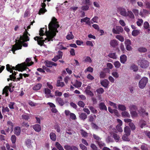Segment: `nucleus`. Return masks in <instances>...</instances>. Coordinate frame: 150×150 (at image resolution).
<instances>
[{
	"label": "nucleus",
	"instance_id": "1",
	"mask_svg": "<svg viewBox=\"0 0 150 150\" xmlns=\"http://www.w3.org/2000/svg\"><path fill=\"white\" fill-rule=\"evenodd\" d=\"M59 27L58 22L57 21V19L54 17L52 18L51 21L48 25L49 30H46L45 32L46 38H45V40H42L43 37H39L36 36L34 38L35 40H37L38 44L41 46L42 45L44 42L49 41L50 40L52 41V38L56 35V32L57 33L58 31L57 28Z\"/></svg>",
	"mask_w": 150,
	"mask_h": 150
},
{
	"label": "nucleus",
	"instance_id": "2",
	"mask_svg": "<svg viewBox=\"0 0 150 150\" xmlns=\"http://www.w3.org/2000/svg\"><path fill=\"white\" fill-rule=\"evenodd\" d=\"M28 33L26 31L24 33L23 36H21L20 40H18V42H17L16 40V43L14 45H13L12 50L13 54H15V52L16 50L21 49L22 47V45L24 47H27L28 46V44L26 43H23L24 42L27 41L29 40V38L27 35Z\"/></svg>",
	"mask_w": 150,
	"mask_h": 150
},
{
	"label": "nucleus",
	"instance_id": "3",
	"mask_svg": "<svg viewBox=\"0 0 150 150\" xmlns=\"http://www.w3.org/2000/svg\"><path fill=\"white\" fill-rule=\"evenodd\" d=\"M31 59L27 58L25 60L26 62H24L21 64H18L16 67V68L20 71H24L27 68V66H29L33 64V62H30Z\"/></svg>",
	"mask_w": 150,
	"mask_h": 150
},
{
	"label": "nucleus",
	"instance_id": "4",
	"mask_svg": "<svg viewBox=\"0 0 150 150\" xmlns=\"http://www.w3.org/2000/svg\"><path fill=\"white\" fill-rule=\"evenodd\" d=\"M138 64L142 68H145L148 67L149 63L144 59L142 58L138 61Z\"/></svg>",
	"mask_w": 150,
	"mask_h": 150
},
{
	"label": "nucleus",
	"instance_id": "5",
	"mask_svg": "<svg viewBox=\"0 0 150 150\" xmlns=\"http://www.w3.org/2000/svg\"><path fill=\"white\" fill-rule=\"evenodd\" d=\"M148 81V79L146 77H144L139 81V86L141 89L144 88Z\"/></svg>",
	"mask_w": 150,
	"mask_h": 150
},
{
	"label": "nucleus",
	"instance_id": "6",
	"mask_svg": "<svg viewBox=\"0 0 150 150\" xmlns=\"http://www.w3.org/2000/svg\"><path fill=\"white\" fill-rule=\"evenodd\" d=\"M123 28L120 26H117L115 28H113L112 31L114 33L119 34L120 33H122L123 31Z\"/></svg>",
	"mask_w": 150,
	"mask_h": 150
},
{
	"label": "nucleus",
	"instance_id": "7",
	"mask_svg": "<svg viewBox=\"0 0 150 150\" xmlns=\"http://www.w3.org/2000/svg\"><path fill=\"white\" fill-rule=\"evenodd\" d=\"M46 0H43V3H42L41 6L42 7V8H41L39 11V14H43L46 11V10L45 8L46 5L44 3V2H45ZM47 0L48 1H50V0Z\"/></svg>",
	"mask_w": 150,
	"mask_h": 150
},
{
	"label": "nucleus",
	"instance_id": "8",
	"mask_svg": "<svg viewBox=\"0 0 150 150\" xmlns=\"http://www.w3.org/2000/svg\"><path fill=\"white\" fill-rule=\"evenodd\" d=\"M58 55L54 57L52 59V60L54 62H56L58 59L61 58L62 56V52L61 51L58 52Z\"/></svg>",
	"mask_w": 150,
	"mask_h": 150
},
{
	"label": "nucleus",
	"instance_id": "9",
	"mask_svg": "<svg viewBox=\"0 0 150 150\" xmlns=\"http://www.w3.org/2000/svg\"><path fill=\"white\" fill-rule=\"evenodd\" d=\"M17 66V65L16 66L15 68L14 67H12L11 68L10 66V65L8 64H7L6 65V68L7 71H10L11 73L12 72L13 70H18V71H20L16 68V67Z\"/></svg>",
	"mask_w": 150,
	"mask_h": 150
},
{
	"label": "nucleus",
	"instance_id": "10",
	"mask_svg": "<svg viewBox=\"0 0 150 150\" xmlns=\"http://www.w3.org/2000/svg\"><path fill=\"white\" fill-rule=\"evenodd\" d=\"M8 90H9V91L11 92V89L8 86H5L3 90L2 94H4L5 93L6 96H8Z\"/></svg>",
	"mask_w": 150,
	"mask_h": 150
},
{
	"label": "nucleus",
	"instance_id": "11",
	"mask_svg": "<svg viewBox=\"0 0 150 150\" xmlns=\"http://www.w3.org/2000/svg\"><path fill=\"white\" fill-rule=\"evenodd\" d=\"M33 127L35 131L38 132H40L41 130V127L39 124H35L33 125Z\"/></svg>",
	"mask_w": 150,
	"mask_h": 150
},
{
	"label": "nucleus",
	"instance_id": "12",
	"mask_svg": "<svg viewBox=\"0 0 150 150\" xmlns=\"http://www.w3.org/2000/svg\"><path fill=\"white\" fill-rule=\"evenodd\" d=\"M110 46L113 47H116L118 45L117 41L115 40H110Z\"/></svg>",
	"mask_w": 150,
	"mask_h": 150
},
{
	"label": "nucleus",
	"instance_id": "13",
	"mask_svg": "<svg viewBox=\"0 0 150 150\" xmlns=\"http://www.w3.org/2000/svg\"><path fill=\"white\" fill-rule=\"evenodd\" d=\"M90 18L86 17V18H82L81 19V22L83 23L84 22H86V23L88 25H91L90 22Z\"/></svg>",
	"mask_w": 150,
	"mask_h": 150
},
{
	"label": "nucleus",
	"instance_id": "14",
	"mask_svg": "<svg viewBox=\"0 0 150 150\" xmlns=\"http://www.w3.org/2000/svg\"><path fill=\"white\" fill-rule=\"evenodd\" d=\"M109 83V81L108 80L105 79L102 81L100 83L101 85L105 88L108 87Z\"/></svg>",
	"mask_w": 150,
	"mask_h": 150
},
{
	"label": "nucleus",
	"instance_id": "15",
	"mask_svg": "<svg viewBox=\"0 0 150 150\" xmlns=\"http://www.w3.org/2000/svg\"><path fill=\"white\" fill-rule=\"evenodd\" d=\"M124 132L125 134L128 135H130L131 133L130 128L128 126H126L124 128Z\"/></svg>",
	"mask_w": 150,
	"mask_h": 150
},
{
	"label": "nucleus",
	"instance_id": "16",
	"mask_svg": "<svg viewBox=\"0 0 150 150\" xmlns=\"http://www.w3.org/2000/svg\"><path fill=\"white\" fill-rule=\"evenodd\" d=\"M21 129L20 127H16L14 129V133L16 135H19L21 133Z\"/></svg>",
	"mask_w": 150,
	"mask_h": 150
},
{
	"label": "nucleus",
	"instance_id": "17",
	"mask_svg": "<svg viewBox=\"0 0 150 150\" xmlns=\"http://www.w3.org/2000/svg\"><path fill=\"white\" fill-rule=\"evenodd\" d=\"M99 107L100 110H107V107L103 103H100L99 104Z\"/></svg>",
	"mask_w": 150,
	"mask_h": 150
},
{
	"label": "nucleus",
	"instance_id": "18",
	"mask_svg": "<svg viewBox=\"0 0 150 150\" xmlns=\"http://www.w3.org/2000/svg\"><path fill=\"white\" fill-rule=\"evenodd\" d=\"M121 62L123 64H124L127 60V57L125 55H123L120 57Z\"/></svg>",
	"mask_w": 150,
	"mask_h": 150
},
{
	"label": "nucleus",
	"instance_id": "19",
	"mask_svg": "<svg viewBox=\"0 0 150 150\" xmlns=\"http://www.w3.org/2000/svg\"><path fill=\"white\" fill-rule=\"evenodd\" d=\"M50 139L53 141H55L56 140V135L53 132H51L50 135Z\"/></svg>",
	"mask_w": 150,
	"mask_h": 150
},
{
	"label": "nucleus",
	"instance_id": "20",
	"mask_svg": "<svg viewBox=\"0 0 150 150\" xmlns=\"http://www.w3.org/2000/svg\"><path fill=\"white\" fill-rule=\"evenodd\" d=\"M56 101L61 106H62L64 104V102L63 100L60 98L58 97L57 98Z\"/></svg>",
	"mask_w": 150,
	"mask_h": 150
},
{
	"label": "nucleus",
	"instance_id": "21",
	"mask_svg": "<svg viewBox=\"0 0 150 150\" xmlns=\"http://www.w3.org/2000/svg\"><path fill=\"white\" fill-rule=\"evenodd\" d=\"M120 14L124 16H127V13L125 9L123 8H121L120 10Z\"/></svg>",
	"mask_w": 150,
	"mask_h": 150
},
{
	"label": "nucleus",
	"instance_id": "22",
	"mask_svg": "<svg viewBox=\"0 0 150 150\" xmlns=\"http://www.w3.org/2000/svg\"><path fill=\"white\" fill-rule=\"evenodd\" d=\"M122 116L125 117H129L130 115L129 113L127 112L124 111L122 112L121 113Z\"/></svg>",
	"mask_w": 150,
	"mask_h": 150
},
{
	"label": "nucleus",
	"instance_id": "23",
	"mask_svg": "<svg viewBox=\"0 0 150 150\" xmlns=\"http://www.w3.org/2000/svg\"><path fill=\"white\" fill-rule=\"evenodd\" d=\"M129 108L130 112L131 111H135L137 109V106L133 105H130L129 106Z\"/></svg>",
	"mask_w": 150,
	"mask_h": 150
},
{
	"label": "nucleus",
	"instance_id": "24",
	"mask_svg": "<svg viewBox=\"0 0 150 150\" xmlns=\"http://www.w3.org/2000/svg\"><path fill=\"white\" fill-rule=\"evenodd\" d=\"M74 37L72 32H70L66 36V38L68 40H70L74 38Z\"/></svg>",
	"mask_w": 150,
	"mask_h": 150
},
{
	"label": "nucleus",
	"instance_id": "25",
	"mask_svg": "<svg viewBox=\"0 0 150 150\" xmlns=\"http://www.w3.org/2000/svg\"><path fill=\"white\" fill-rule=\"evenodd\" d=\"M87 117V115L85 113H81L79 115V117L81 119L84 120Z\"/></svg>",
	"mask_w": 150,
	"mask_h": 150
},
{
	"label": "nucleus",
	"instance_id": "26",
	"mask_svg": "<svg viewBox=\"0 0 150 150\" xmlns=\"http://www.w3.org/2000/svg\"><path fill=\"white\" fill-rule=\"evenodd\" d=\"M55 146L59 150H64L63 148L59 142H56Z\"/></svg>",
	"mask_w": 150,
	"mask_h": 150
},
{
	"label": "nucleus",
	"instance_id": "27",
	"mask_svg": "<svg viewBox=\"0 0 150 150\" xmlns=\"http://www.w3.org/2000/svg\"><path fill=\"white\" fill-rule=\"evenodd\" d=\"M118 108L119 110L124 111L126 110V107L125 105L121 104H119L118 105Z\"/></svg>",
	"mask_w": 150,
	"mask_h": 150
},
{
	"label": "nucleus",
	"instance_id": "28",
	"mask_svg": "<svg viewBox=\"0 0 150 150\" xmlns=\"http://www.w3.org/2000/svg\"><path fill=\"white\" fill-rule=\"evenodd\" d=\"M139 52H147V49L145 47H141L138 49Z\"/></svg>",
	"mask_w": 150,
	"mask_h": 150
},
{
	"label": "nucleus",
	"instance_id": "29",
	"mask_svg": "<svg viewBox=\"0 0 150 150\" xmlns=\"http://www.w3.org/2000/svg\"><path fill=\"white\" fill-rule=\"evenodd\" d=\"M144 27L146 29H148L149 31L150 30V27L149 23L147 21L144 22Z\"/></svg>",
	"mask_w": 150,
	"mask_h": 150
},
{
	"label": "nucleus",
	"instance_id": "30",
	"mask_svg": "<svg viewBox=\"0 0 150 150\" xmlns=\"http://www.w3.org/2000/svg\"><path fill=\"white\" fill-rule=\"evenodd\" d=\"M132 117L133 118L138 117V114L137 112L135 111L130 112Z\"/></svg>",
	"mask_w": 150,
	"mask_h": 150
},
{
	"label": "nucleus",
	"instance_id": "31",
	"mask_svg": "<svg viewBox=\"0 0 150 150\" xmlns=\"http://www.w3.org/2000/svg\"><path fill=\"white\" fill-rule=\"evenodd\" d=\"M129 136L125 134H124L122 137V140L124 141H129L130 140L128 137Z\"/></svg>",
	"mask_w": 150,
	"mask_h": 150
},
{
	"label": "nucleus",
	"instance_id": "32",
	"mask_svg": "<svg viewBox=\"0 0 150 150\" xmlns=\"http://www.w3.org/2000/svg\"><path fill=\"white\" fill-rule=\"evenodd\" d=\"M45 63L47 67H51L52 66V62L47 61H45Z\"/></svg>",
	"mask_w": 150,
	"mask_h": 150
},
{
	"label": "nucleus",
	"instance_id": "33",
	"mask_svg": "<svg viewBox=\"0 0 150 150\" xmlns=\"http://www.w3.org/2000/svg\"><path fill=\"white\" fill-rule=\"evenodd\" d=\"M42 86L41 84L39 83L33 87V89L34 90H39Z\"/></svg>",
	"mask_w": 150,
	"mask_h": 150
},
{
	"label": "nucleus",
	"instance_id": "34",
	"mask_svg": "<svg viewBox=\"0 0 150 150\" xmlns=\"http://www.w3.org/2000/svg\"><path fill=\"white\" fill-rule=\"evenodd\" d=\"M116 38L122 42L124 41V38L121 35H117L116 36Z\"/></svg>",
	"mask_w": 150,
	"mask_h": 150
},
{
	"label": "nucleus",
	"instance_id": "35",
	"mask_svg": "<svg viewBox=\"0 0 150 150\" xmlns=\"http://www.w3.org/2000/svg\"><path fill=\"white\" fill-rule=\"evenodd\" d=\"M57 86L63 87L64 86V83L63 82H61L59 80H58L56 84Z\"/></svg>",
	"mask_w": 150,
	"mask_h": 150
},
{
	"label": "nucleus",
	"instance_id": "36",
	"mask_svg": "<svg viewBox=\"0 0 150 150\" xmlns=\"http://www.w3.org/2000/svg\"><path fill=\"white\" fill-rule=\"evenodd\" d=\"M81 85V83L76 80L75 83L73 84V86L76 88L80 87Z\"/></svg>",
	"mask_w": 150,
	"mask_h": 150
},
{
	"label": "nucleus",
	"instance_id": "37",
	"mask_svg": "<svg viewBox=\"0 0 150 150\" xmlns=\"http://www.w3.org/2000/svg\"><path fill=\"white\" fill-rule=\"evenodd\" d=\"M26 145L28 148H29L32 147V146L31 144L32 142L31 140L28 139L26 141Z\"/></svg>",
	"mask_w": 150,
	"mask_h": 150
},
{
	"label": "nucleus",
	"instance_id": "38",
	"mask_svg": "<svg viewBox=\"0 0 150 150\" xmlns=\"http://www.w3.org/2000/svg\"><path fill=\"white\" fill-rule=\"evenodd\" d=\"M140 33V31L138 30H133L132 32V35L134 36H136Z\"/></svg>",
	"mask_w": 150,
	"mask_h": 150
},
{
	"label": "nucleus",
	"instance_id": "39",
	"mask_svg": "<svg viewBox=\"0 0 150 150\" xmlns=\"http://www.w3.org/2000/svg\"><path fill=\"white\" fill-rule=\"evenodd\" d=\"M88 108L92 113H97L98 112L97 110L92 106H90Z\"/></svg>",
	"mask_w": 150,
	"mask_h": 150
},
{
	"label": "nucleus",
	"instance_id": "40",
	"mask_svg": "<svg viewBox=\"0 0 150 150\" xmlns=\"http://www.w3.org/2000/svg\"><path fill=\"white\" fill-rule=\"evenodd\" d=\"M84 62H88L89 63H91L92 62V60L90 57L88 56H87L84 57Z\"/></svg>",
	"mask_w": 150,
	"mask_h": 150
},
{
	"label": "nucleus",
	"instance_id": "41",
	"mask_svg": "<svg viewBox=\"0 0 150 150\" xmlns=\"http://www.w3.org/2000/svg\"><path fill=\"white\" fill-rule=\"evenodd\" d=\"M114 64L116 68H119L121 66V64L118 61L115 62L114 63Z\"/></svg>",
	"mask_w": 150,
	"mask_h": 150
},
{
	"label": "nucleus",
	"instance_id": "42",
	"mask_svg": "<svg viewBox=\"0 0 150 150\" xmlns=\"http://www.w3.org/2000/svg\"><path fill=\"white\" fill-rule=\"evenodd\" d=\"M140 148L142 150H149L147 147V145L144 144L141 146Z\"/></svg>",
	"mask_w": 150,
	"mask_h": 150
},
{
	"label": "nucleus",
	"instance_id": "43",
	"mask_svg": "<svg viewBox=\"0 0 150 150\" xmlns=\"http://www.w3.org/2000/svg\"><path fill=\"white\" fill-rule=\"evenodd\" d=\"M140 123L141 125L140 127L141 128H143L146 125V122L143 120H140Z\"/></svg>",
	"mask_w": 150,
	"mask_h": 150
},
{
	"label": "nucleus",
	"instance_id": "44",
	"mask_svg": "<svg viewBox=\"0 0 150 150\" xmlns=\"http://www.w3.org/2000/svg\"><path fill=\"white\" fill-rule=\"evenodd\" d=\"M7 125L9 127H10L12 131H13V124L12 123V122L11 121H8L7 122Z\"/></svg>",
	"mask_w": 150,
	"mask_h": 150
},
{
	"label": "nucleus",
	"instance_id": "45",
	"mask_svg": "<svg viewBox=\"0 0 150 150\" xmlns=\"http://www.w3.org/2000/svg\"><path fill=\"white\" fill-rule=\"evenodd\" d=\"M143 23V20L142 19L139 18L137 22V25L139 26L142 25Z\"/></svg>",
	"mask_w": 150,
	"mask_h": 150
},
{
	"label": "nucleus",
	"instance_id": "46",
	"mask_svg": "<svg viewBox=\"0 0 150 150\" xmlns=\"http://www.w3.org/2000/svg\"><path fill=\"white\" fill-rule=\"evenodd\" d=\"M113 137L117 142L120 140V137L118 135L115 133L113 134Z\"/></svg>",
	"mask_w": 150,
	"mask_h": 150
},
{
	"label": "nucleus",
	"instance_id": "47",
	"mask_svg": "<svg viewBox=\"0 0 150 150\" xmlns=\"http://www.w3.org/2000/svg\"><path fill=\"white\" fill-rule=\"evenodd\" d=\"M112 75L113 76L116 78H118L119 76L118 73L116 71L112 72Z\"/></svg>",
	"mask_w": 150,
	"mask_h": 150
},
{
	"label": "nucleus",
	"instance_id": "48",
	"mask_svg": "<svg viewBox=\"0 0 150 150\" xmlns=\"http://www.w3.org/2000/svg\"><path fill=\"white\" fill-rule=\"evenodd\" d=\"M81 134L82 136L84 137H87L88 136V133L83 129L81 130Z\"/></svg>",
	"mask_w": 150,
	"mask_h": 150
},
{
	"label": "nucleus",
	"instance_id": "49",
	"mask_svg": "<svg viewBox=\"0 0 150 150\" xmlns=\"http://www.w3.org/2000/svg\"><path fill=\"white\" fill-rule=\"evenodd\" d=\"M21 125L22 127H25L26 128L28 127L29 126L28 123L25 122H23L21 124Z\"/></svg>",
	"mask_w": 150,
	"mask_h": 150
},
{
	"label": "nucleus",
	"instance_id": "50",
	"mask_svg": "<svg viewBox=\"0 0 150 150\" xmlns=\"http://www.w3.org/2000/svg\"><path fill=\"white\" fill-rule=\"evenodd\" d=\"M97 93L99 94H102L104 92V90L103 88H99L96 90Z\"/></svg>",
	"mask_w": 150,
	"mask_h": 150
},
{
	"label": "nucleus",
	"instance_id": "51",
	"mask_svg": "<svg viewBox=\"0 0 150 150\" xmlns=\"http://www.w3.org/2000/svg\"><path fill=\"white\" fill-rule=\"evenodd\" d=\"M129 125L132 130H134L135 129L136 127L135 126L133 122L131 123L130 124H129Z\"/></svg>",
	"mask_w": 150,
	"mask_h": 150
},
{
	"label": "nucleus",
	"instance_id": "52",
	"mask_svg": "<svg viewBox=\"0 0 150 150\" xmlns=\"http://www.w3.org/2000/svg\"><path fill=\"white\" fill-rule=\"evenodd\" d=\"M108 56L110 58H112L113 59H116V56L115 55V53H112L109 54Z\"/></svg>",
	"mask_w": 150,
	"mask_h": 150
},
{
	"label": "nucleus",
	"instance_id": "53",
	"mask_svg": "<svg viewBox=\"0 0 150 150\" xmlns=\"http://www.w3.org/2000/svg\"><path fill=\"white\" fill-rule=\"evenodd\" d=\"M11 140L13 144H14L16 140V137L15 135H12L11 137Z\"/></svg>",
	"mask_w": 150,
	"mask_h": 150
},
{
	"label": "nucleus",
	"instance_id": "54",
	"mask_svg": "<svg viewBox=\"0 0 150 150\" xmlns=\"http://www.w3.org/2000/svg\"><path fill=\"white\" fill-rule=\"evenodd\" d=\"M131 69L135 71L138 70V67L137 66L134 65H132L131 67Z\"/></svg>",
	"mask_w": 150,
	"mask_h": 150
},
{
	"label": "nucleus",
	"instance_id": "55",
	"mask_svg": "<svg viewBox=\"0 0 150 150\" xmlns=\"http://www.w3.org/2000/svg\"><path fill=\"white\" fill-rule=\"evenodd\" d=\"M127 15H128L130 18L132 19H134V16L132 12L131 11H128V14H127Z\"/></svg>",
	"mask_w": 150,
	"mask_h": 150
},
{
	"label": "nucleus",
	"instance_id": "56",
	"mask_svg": "<svg viewBox=\"0 0 150 150\" xmlns=\"http://www.w3.org/2000/svg\"><path fill=\"white\" fill-rule=\"evenodd\" d=\"M89 6L88 5H86V6H82L81 8L83 11H86L88 9Z\"/></svg>",
	"mask_w": 150,
	"mask_h": 150
},
{
	"label": "nucleus",
	"instance_id": "57",
	"mask_svg": "<svg viewBox=\"0 0 150 150\" xmlns=\"http://www.w3.org/2000/svg\"><path fill=\"white\" fill-rule=\"evenodd\" d=\"M78 105L79 106L82 108L84 107L85 105L84 103L81 101H80L78 102Z\"/></svg>",
	"mask_w": 150,
	"mask_h": 150
},
{
	"label": "nucleus",
	"instance_id": "58",
	"mask_svg": "<svg viewBox=\"0 0 150 150\" xmlns=\"http://www.w3.org/2000/svg\"><path fill=\"white\" fill-rule=\"evenodd\" d=\"M93 68L91 67H89L85 70V72H86L87 71H89L91 72H93Z\"/></svg>",
	"mask_w": 150,
	"mask_h": 150
},
{
	"label": "nucleus",
	"instance_id": "59",
	"mask_svg": "<svg viewBox=\"0 0 150 150\" xmlns=\"http://www.w3.org/2000/svg\"><path fill=\"white\" fill-rule=\"evenodd\" d=\"M116 129L119 132H122L123 131L121 126L120 125H117L116 126Z\"/></svg>",
	"mask_w": 150,
	"mask_h": 150
},
{
	"label": "nucleus",
	"instance_id": "60",
	"mask_svg": "<svg viewBox=\"0 0 150 150\" xmlns=\"http://www.w3.org/2000/svg\"><path fill=\"white\" fill-rule=\"evenodd\" d=\"M22 118L25 120H28L29 119V117L28 115H22Z\"/></svg>",
	"mask_w": 150,
	"mask_h": 150
},
{
	"label": "nucleus",
	"instance_id": "61",
	"mask_svg": "<svg viewBox=\"0 0 150 150\" xmlns=\"http://www.w3.org/2000/svg\"><path fill=\"white\" fill-rule=\"evenodd\" d=\"M12 73V74L10 75V77L11 80L12 79H16V77H15L14 76L16 75V73L15 71H14L13 73V72Z\"/></svg>",
	"mask_w": 150,
	"mask_h": 150
},
{
	"label": "nucleus",
	"instance_id": "62",
	"mask_svg": "<svg viewBox=\"0 0 150 150\" xmlns=\"http://www.w3.org/2000/svg\"><path fill=\"white\" fill-rule=\"evenodd\" d=\"M15 104V103L12 102H10L8 104V107L11 109H13L14 105Z\"/></svg>",
	"mask_w": 150,
	"mask_h": 150
},
{
	"label": "nucleus",
	"instance_id": "63",
	"mask_svg": "<svg viewBox=\"0 0 150 150\" xmlns=\"http://www.w3.org/2000/svg\"><path fill=\"white\" fill-rule=\"evenodd\" d=\"M79 146L82 150H87V147L83 144H80Z\"/></svg>",
	"mask_w": 150,
	"mask_h": 150
},
{
	"label": "nucleus",
	"instance_id": "64",
	"mask_svg": "<svg viewBox=\"0 0 150 150\" xmlns=\"http://www.w3.org/2000/svg\"><path fill=\"white\" fill-rule=\"evenodd\" d=\"M72 146L69 145H66L64 146V148L66 150H71Z\"/></svg>",
	"mask_w": 150,
	"mask_h": 150
}]
</instances>
